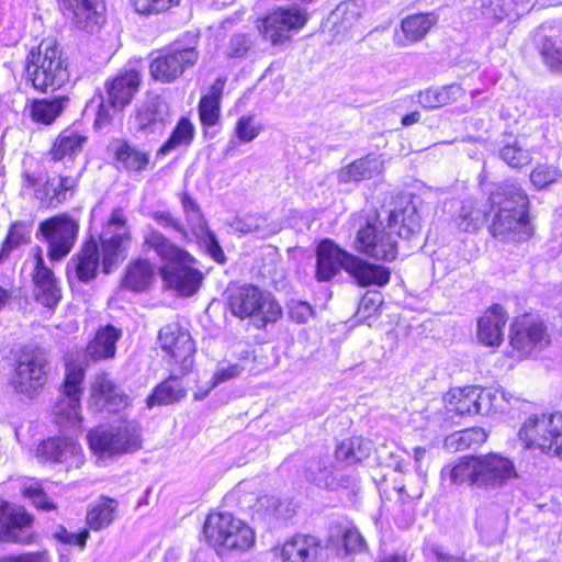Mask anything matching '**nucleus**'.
Segmentation results:
<instances>
[{"mask_svg":"<svg viewBox=\"0 0 562 562\" xmlns=\"http://www.w3.org/2000/svg\"><path fill=\"white\" fill-rule=\"evenodd\" d=\"M419 202V198L416 196L398 198L395 207L389 214L386 226L379 220L376 213L367 215L357 232V249L378 260L393 261L398 254L394 234L400 238L411 239L422 231V217L417 205Z\"/></svg>","mask_w":562,"mask_h":562,"instance_id":"f257e3e1","label":"nucleus"},{"mask_svg":"<svg viewBox=\"0 0 562 562\" xmlns=\"http://www.w3.org/2000/svg\"><path fill=\"white\" fill-rule=\"evenodd\" d=\"M144 247L154 250L162 261L159 274L168 289L181 296H191L198 292L203 273L194 267L196 261L191 254L153 227L144 234Z\"/></svg>","mask_w":562,"mask_h":562,"instance_id":"f03ea898","label":"nucleus"},{"mask_svg":"<svg viewBox=\"0 0 562 562\" xmlns=\"http://www.w3.org/2000/svg\"><path fill=\"white\" fill-rule=\"evenodd\" d=\"M492 235L502 241L520 243L532 232L529 225V201L524 190L515 183L498 187L488 198Z\"/></svg>","mask_w":562,"mask_h":562,"instance_id":"7ed1b4c3","label":"nucleus"},{"mask_svg":"<svg viewBox=\"0 0 562 562\" xmlns=\"http://www.w3.org/2000/svg\"><path fill=\"white\" fill-rule=\"evenodd\" d=\"M26 79L40 92L55 91L69 79L63 53L53 40H43L26 57Z\"/></svg>","mask_w":562,"mask_h":562,"instance_id":"20e7f679","label":"nucleus"},{"mask_svg":"<svg viewBox=\"0 0 562 562\" xmlns=\"http://www.w3.org/2000/svg\"><path fill=\"white\" fill-rule=\"evenodd\" d=\"M227 305L233 315L252 317L257 328H265L268 323H276L282 315L280 304L270 293L248 284L227 290Z\"/></svg>","mask_w":562,"mask_h":562,"instance_id":"39448f33","label":"nucleus"},{"mask_svg":"<svg viewBox=\"0 0 562 562\" xmlns=\"http://www.w3.org/2000/svg\"><path fill=\"white\" fill-rule=\"evenodd\" d=\"M203 532L207 542L216 549L245 551L255 543L252 529L228 513L209 515Z\"/></svg>","mask_w":562,"mask_h":562,"instance_id":"423d86ee","label":"nucleus"},{"mask_svg":"<svg viewBox=\"0 0 562 562\" xmlns=\"http://www.w3.org/2000/svg\"><path fill=\"white\" fill-rule=\"evenodd\" d=\"M519 438L527 448H538L542 452H562V412L531 415L519 429Z\"/></svg>","mask_w":562,"mask_h":562,"instance_id":"0eeeda50","label":"nucleus"},{"mask_svg":"<svg viewBox=\"0 0 562 562\" xmlns=\"http://www.w3.org/2000/svg\"><path fill=\"white\" fill-rule=\"evenodd\" d=\"M149 72L154 80L170 83L181 77L184 71L192 68L199 60L195 46H184L175 43L151 54Z\"/></svg>","mask_w":562,"mask_h":562,"instance_id":"6e6552de","label":"nucleus"},{"mask_svg":"<svg viewBox=\"0 0 562 562\" xmlns=\"http://www.w3.org/2000/svg\"><path fill=\"white\" fill-rule=\"evenodd\" d=\"M130 241L131 234L124 211L116 207L100 234L104 273H110L120 261L126 258V248Z\"/></svg>","mask_w":562,"mask_h":562,"instance_id":"1a4fd4ad","label":"nucleus"},{"mask_svg":"<svg viewBox=\"0 0 562 562\" xmlns=\"http://www.w3.org/2000/svg\"><path fill=\"white\" fill-rule=\"evenodd\" d=\"M307 22V12L297 5L279 7L269 12L258 24L259 33L272 45L290 41L292 32L301 30Z\"/></svg>","mask_w":562,"mask_h":562,"instance_id":"9d476101","label":"nucleus"},{"mask_svg":"<svg viewBox=\"0 0 562 562\" xmlns=\"http://www.w3.org/2000/svg\"><path fill=\"white\" fill-rule=\"evenodd\" d=\"M88 441L94 452L109 456L132 452L140 447L134 425L98 427L88 434Z\"/></svg>","mask_w":562,"mask_h":562,"instance_id":"9b49d317","label":"nucleus"},{"mask_svg":"<svg viewBox=\"0 0 562 562\" xmlns=\"http://www.w3.org/2000/svg\"><path fill=\"white\" fill-rule=\"evenodd\" d=\"M38 229L48 244L49 259L58 261L70 252L79 226L75 220L64 214L42 222Z\"/></svg>","mask_w":562,"mask_h":562,"instance_id":"f8f14e48","label":"nucleus"},{"mask_svg":"<svg viewBox=\"0 0 562 562\" xmlns=\"http://www.w3.org/2000/svg\"><path fill=\"white\" fill-rule=\"evenodd\" d=\"M510 345L520 356L541 350L550 344V336L543 321L530 315L517 318L509 334Z\"/></svg>","mask_w":562,"mask_h":562,"instance_id":"ddd939ff","label":"nucleus"},{"mask_svg":"<svg viewBox=\"0 0 562 562\" xmlns=\"http://www.w3.org/2000/svg\"><path fill=\"white\" fill-rule=\"evenodd\" d=\"M158 341L161 349L180 364L182 370L188 371L192 367L195 346L190 333L179 323H169L161 327Z\"/></svg>","mask_w":562,"mask_h":562,"instance_id":"4468645a","label":"nucleus"},{"mask_svg":"<svg viewBox=\"0 0 562 562\" xmlns=\"http://www.w3.org/2000/svg\"><path fill=\"white\" fill-rule=\"evenodd\" d=\"M48 361L44 352L24 353L16 366L13 385L16 391L31 395L46 382Z\"/></svg>","mask_w":562,"mask_h":562,"instance_id":"2eb2a0df","label":"nucleus"},{"mask_svg":"<svg viewBox=\"0 0 562 562\" xmlns=\"http://www.w3.org/2000/svg\"><path fill=\"white\" fill-rule=\"evenodd\" d=\"M32 517L9 502L0 501V542L30 543Z\"/></svg>","mask_w":562,"mask_h":562,"instance_id":"dca6fc26","label":"nucleus"},{"mask_svg":"<svg viewBox=\"0 0 562 562\" xmlns=\"http://www.w3.org/2000/svg\"><path fill=\"white\" fill-rule=\"evenodd\" d=\"M476 486L494 488L517 476L514 463L498 454H486L476 458Z\"/></svg>","mask_w":562,"mask_h":562,"instance_id":"f3484780","label":"nucleus"},{"mask_svg":"<svg viewBox=\"0 0 562 562\" xmlns=\"http://www.w3.org/2000/svg\"><path fill=\"white\" fill-rule=\"evenodd\" d=\"M351 254L347 252L330 239L322 240L316 248L315 278L319 282H328L339 273L346 271Z\"/></svg>","mask_w":562,"mask_h":562,"instance_id":"a211bd4d","label":"nucleus"},{"mask_svg":"<svg viewBox=\"0 0 562 562\" xmlns=\"http://www.w3.org/2000/svg\"><path fill=\"white\" fill-rule=\"evenodd\" d=\"M59 4L64 16L78 30L93 33L103 22L100 0H60Z\"/></svg>","mask_w":562,"mask_h":562,"instance_id":"6ab92c4d","label":"nucleus"},{"mask_svg":"<svg viewBox=\"0 0 562 562\" xmlns=\"http://www.w3.org/2000/svg\"><path fill=\"white\" fill-rule=\"evenodd\" d=\"M100 266L99 247L94 239L85 243L79 254L71 257L67 263L66 272L68 281L75 279L88 283L97 277Z\"/></svg>","mask_w":562,"mask_h":562,"instance_id":"aec40b11","label":"nucleus"},{"mask_svg":"<svg viewBox=\"0 0 562 562\" xmlns=\"http://www.w3.org/2000/svg\"><path fill=\"white\" fill-rule=\"evenodd\" d=\"M169 114V105L162 97H148L136 112L137 131L146 134L162 132L168 123Z\"/></svg>","mask_w":562,"mask_h":562,"instance_id":"412c9836","label":"nucleus"},{"mask_svg":"<svg viewBox=\"0 0 562 562\" xmlns=\"http://www.w3.org/2000/svg\"><path fill=\"white\" fill-rule=\"evenodd\" d=\"M438 20L439 15L435 12L416 13L405 16L401 21L400 31H395V45L407 47L420 42L431 27L437 24Z\"/></svg>","mask_w":562,"mask_h":562,"instance_id":"4be33fe9","label":"nucleus"},{"mask_svg":"<svg viewBox=\"0 0 562 562\" xmlns=\"http://www.w3.org/2000/svg\"><path fill=\"white\" fill-rule=\"evenodd\" d=\"M554 29L542 24L532 33V42L543 65L554 74L562 75V44Z\"/></svg>","mask_w":562,"mask_h":562,"instance_id":"5701e85b","label":"nucleus"},{"mask_svg":"<svg viewBox=\"0 0 562 562\" xmlns=\"http://www.w3.org/2000/svg\"><path fill=\"white\" fill-rule=\"evenodd\" d=\"M32 276L36 301L46 307H54L61 297L60 289L57 285L54 272L46 267L41 249H37L35 255V267Z\"/></svg>","mask_w":562,"mask_h":562,"instance_id":"b1692460","label":"nucleus"},{"mask_svg":"<svg viewBox=\"0 0 562 562\" xmlns=\"http://www.w3.org/2000/svg\"><path fill=\"white\" fill-rule=\"evenodd\" d=\"M140 86V76L136 70L120 72L104 82V97L114 106L125 109L131 104Z\"/></svg>","mask_w":562,"mask_h":562,"instance_id":"393cba45","label":"nucleus"},{"mask_svg":"<svg viewBox=\"0 0 562 562\" xmlns=\"http://www.w3.org/2000/svg\"><path fill=\"white\" fill-rule=\"evenodd\" d=\"M324 549L313 536L296 535L281 550L283 562H324Z\"/></svg>","mask_w":562,"mask_h":562,"instance_id":"a878e982","label":"nucleus"},{"mask_svg":"<svg viewBox=\"0 0 562 562\" xmlns=\"http://www.w3.org/2000/svg\"><path fill=\"white\" fill-rule=\"evenodd\" d=\"M507 314L502 305L494 304L477 321V339L490 347L499 346L504 339Z\"/></svg>","mask_w":562,"mask_h":562,"instance_id":"bb28decb","label":"nucleus"},{"mask_svg":"<svg viewBox=\"0 0 562 562\" xmlns=\"http://www.w3.org/2000/svg\"><path fill=\"white\" fill-rule=\"evenodd\" d=\"M346 272L350 274L360 286H384L389 283L391 277L389 268L368 262L352 254L347 263Z\"/></svg>","mask_w":562,"mask_h":562,"instance_id":"cd10ccee","label":"nucleus"},{"mask_svg":"<svg viewBox=\"0 0 562 562\" xmlns=\"http://www.w3.org/2000/svg\"><path fill=\"white\" fill-rule=\"evenodd\" d=\"M92 400L98 409L109 413H116L127 405V396L123 394L108 374L95 378L92 385Z\"/></svg>","mask_w":562,"mask_h":562,"instance_id":"c85d7f7f","label":"nucleus"},{"mask_svg":"<svg viewBox=\"0 0 562 562\" xmlns=\"http://www.w3.org/2000/svg\"><path fill=\"white\" fill-rule=\"evenodd\" d=\"M305 477L316 486L327 490L347 487L349 484L348 477L337 475L328 457L308 460L305 465Z\"/></svg>","mask_w":562,"mask_h":562,"instance_id":"c756f323","label":"nucleus"},{"mask_svg":"<svg viewBox=\"0 0 562 562\" xmlns=\"http://www.w3.org/2000/svg\"><path fill=\"white\" fill-rule=\"evenodd\" d=\"M187 223L195 236L199 245L205 249L211 258L218 263H224L226 257L217 240L216 235L207 227L201 210L186 214Z\"/></svg>","mask_w":562,"mask_h":562,"instance_id":"7c9ffc66","label":"nucleus"},{"mask_svg":"<svg viewBox=\"0 0 562 562\" xmlns=\"http://www.w3.org/2000/svg\"><path fill=\"white\" fill-rule=\"evenodd\" d=\"M81 447L70 438L54 437L43 440L36 449V457L43 461L60 463L70 457H80Z\"/></svg>","mask_w":562,"mask_h":562,"instance_id":"2f4dec72","label":"nucleus"},{"mask_svg":"<svg viewBox=\"0 0 562 562\" xmlns=\"http://www.w3.org/2000/svg\"><path fill=\"white\" fill-rule=\"evenodd\" d=\"M481 386L470 385L449 394L447 409L460 416L483 415Z\"/></svg>","mask_w":562,"mask_h":562,"instance_id":"473e14b6","label":"nucleus"},{"mask_svg":"<svg viewBox=\"0 0 562 562\" xmlns=\"http://www.w3.org/2000/svg\"><path fill=\"white\" fill-rule=\"evenodd\" d=\"M112 147L120 169L128 172H142L147 169L150 159L147 151L132 146L124 139H116Z\"/></svg>","mask_w":562,"mask_h":562,"instance_id":"72a5a7b5","label":"nucleus"},{"mask_svg":"<svg viewBox=\"0 0 562 562\" xmlns=\"http://www.w3.org/2000/svg\"><path fill=\"white\" fill-rule=\"evenodd\" d=\"M69 102L68 97L35 99L26 108L29 116L35 124L50 125L63 113Z\"/></svg>","mask_w":562,"mask_h":562,"instance_id":"f704fd0d","label":"nucleus"},{"mask_svg":"<svg viewBox=\"0 0 562 562\" xmlns=\"http://www.w3.org/2000/svg\"><path fill=\"white\" fill-rule=\"evenodd\" d=\"M121 330L112 325L101 327L87 346V355L94 360L113 358Z\"/></svg>","mask_w":562,"mask_h":562,"instance_id":"c9c22d12","label":"nucleus"},{"mask_svg":"<svg viewBox=\"0 0 562 562\" xmlns=\"http://www.w3.org/2000/svg\"><path fill=\"white\" fill-rule=\"evenodd\" d=\"M383 162L374 155H368L355 160L348 166L341 168L338 172L340 182L362 181L371 179L381 173Z\"/></svg>","mask_w":562,"mask_h":562,"instance_id":"e433bc0d","label":"nucleus"},{"mask_svg":"<svg viewBox=\"0 0 562 562\" xmlns=\"http://www.w3.org/2000/svg\"><path fill=\"white\" fill-rule=\"evenodd\" d=\"M154 277V266L148 260L139 258L128 265L122 285L131 291L142 292L148 289Z\"/></svg>","mask_w":562,"mask_h":562,"instance_id":"4c0bfd02","label":"nucleus"},{"mask_svg":"<svg viewBox=\"0 0 562 562\" xmlns=\"http://www.w3.org/2000/svg\"><path fill=\"white\" fill-rule=\"evenodd\" d=\"M24 182L26 188L34 189V196L44 205L53 206L66 201L56 178H47L42 182L40 177L24 173Z\"/></svg>","mask_w":562,"mask_h":562,"instance_id":"58836bf2","label":"nucleus"},{"mask_svg":"<svg viewBox=\"0 0 562 562\" xmlns=\"http://www.w3.org/2000/svg\"><path fill=\"white\" fill-rule=\"evenodd\" d=\"M88 138L77 131L67 128L55 140L49 155L55 161L64 158L74 159L83 148Z\"/></svg>","mask_w":562,"mask_h":562,"instance_id":"ea45409f","label":"nucleus"},{"mask_svg":"<svg viewBox=\"0 0 562 562\" xmlns=\"http://www.w3.org/2000/svg\"><path fill=\"white\" fill-rule=\"evenodd\" d=\"M371 452V442L360 436L342 440L335 450L337 462L346 465L359 463L369 458Z\"/></svg>","mask_w":562,"mask_h":562,"instance_id":"a19ab883","label":"nucleus"},{"mask_svg":"<svg viewBox=\"0 0 562 562\" xmlns=\"http://www.w3.org/2000/svg\"><path fill=\"white\" fill-rule=\"evenodd\" d=\"M461 94L462 88L460 85L451 83L448 86L428 88L424 91H419L417 94V102L425 110H432L458 100Z\"/></svg>","mask_w":562,"mask_h":562,"instance_id":"79ce46f5","label":"nucleus"},{"mask_svg":"<svg viewBox=\"0 0 562 562\" xmlns=\"http://www.w3.org/2000/svg\"><path fill=\"white\" fill-rule=\"evenodd\" d=\"M195 135L194 125L188 117H181L168 139L157 150L156 156H166L171 151L191 146Z\"/></svg>","mask_w":562,"mask_h":562,"instance_id":"37998d69","label":"nucleus"},{"mask_svg":"<svg viewBox=\"0 0 562 562\" xmlns=\"http://www.w3.org/2000/svg\"><path fill=\"white\" fill-rule=\"evenodd\" d=\"M233 231L241 234H256L260 238H266L277 234L280 226L277 223L269 222L267 217L261 215L249 214L237 217L231 223Z\"/></svg>","mask_w":562,"mask_h":562,"instance_id":"c03bdc74","label":"nucleus"},{"mask_svg":"<svg viewBox=\"0 0 562 562\" xmlns=\"http://www.w3.org/2000/svg\"><path fill=\"white\" fill-rule=\"evenodd\" d=\"M117 502L113 498L101 497L87 513V524L99 531L108 528L115 519Z\"/></svg>","mask_w":562,"mask_h":562,"instance_id":"a18cd8bd","label":"nucleus"},{"mask_svg":"<svg viewBox=\"0 0 562 562\" xmlns=\"http://www.w3.org/2000/svg\"><path fill=\"white\" fill-rule=\"evenodd\" d=\"M186 391L181 382L176 376L162 381L157 385L153 393L147 397V407L151 408L156 405H169L184 397Z\"/></svg>","mask_w":562,"mask_h":562,"instance_id":"49530a36","label":"nucleus"},{"mask_svg":"<svg viewBox=\"0 0 562 562\" xmlns=\"http://www.w3.org/2000/svg\"><path fill=\"white\" fill-rule=\"evenodd\" d=\"M328 542L331 546H341L345 554L361 552L366 548V542L361 533L356 528H342L334 526L330 528Z\"/></svg>","mask_w":562,"mask_h":562,"instance_id":"de8ad7c7","label":"nucleus"},{"mask_svg":"<svg viewBox=\"0 0 562 562\" xmlns=\"http://www.w3.org/2000/svg\"><path fill=\"white\" fill-rule=\"evenodd\" d=\"M261 125L256 122L252 115L240 116L235 125L234 135L229 139L225 149V155H229L240 143H250L257 138L261 132Z\"/></svg>","mask_w":562,"mask_h":562,"instance_id":"09e8293b","label":"nucleus"},{"mask_svg":"<svg viewBox=\"0 0 562 562\" xmlns=\"http://www.w3.org/2000/svg\"><path fill=\"white\" fill-rule=\"evenodd\" d=\"M512 400L517 401L510 393L499 386L481 387L483 415L491 413H505Z\"/></svg>","mask_w":562,"mask_h":562,"instance_id":"8fccbe9b","label":"nucleus"},{"mask_svg":"<svg viewBox=\"0 0 562 562\" xmlns=\"http://www.w3.org/2000/svg\"><path fill=\"white\" fill-rule=\"evenodd\" d=\"M85 379V371L83 369L76 363H69L66 367V374L65 380L63 384V392L65 396H70V405L72 407H76L77 405V397H81L82 393V381ZM75 408H69V414L71 416H75L76 412Z\"/></svg>","mask_w":562,"mask_h":562,"instance_id":"3c124183","label":"nucleus"},{"mask_svg":"<svg viewBox=\"0 0 562 562\" xmlns=\"http://www.w3.org/2000/svg\"><path fill=\"white\" fill-rule=\"evenodd\" d=\"M486 440V434L482 428H469L457 431L446 439V446L454 450H465L473 445H480Z\"/></svg>","mask_w":562,"mask_h":562,"instance_id":"603ef678","label":"nucleus"},{"mask_svg":"<svg viewBox=\"0 0 562 562\" xmlns=\"http://www.w3.org/2000/svg\"><path fill=\"white\" fill-rule=\"evenodd\" d=\"M449 479L452 483L462 484L469 483L470 485H476L477 479V465L476 458H465L459 463L454 464L449 470Z\"/></svg>","mask_w":562,"mask_h":562,"instance_id":"864d4df0","label":"nucleus"},{"mask_svg":"<svg viewBox=\"0 0 562 562\" xmlns=\"http://www.w3.org/2000/svg\"><path fill=\"white\" fill-rule=\"evenodd\" d=\"M98 99L99 104L94 120V127L101 131L108 128L112 124L114 117L124 109L122 106H114L112 102L106 100L103 92L98 94Z\"/></svg>","mask_w":562,"mask_h":562,"instance_id":"5fc2aeb1","label":"nucleus"},{"mask_svg":"<svg viewBox=\"0 0 562 562\" xmlns=\"http://www.w3.org/2000/svg\"><path fill=\"white\" fill-rule=\"evenodd\" d=\"M29 239L27 226L22 222L12 224L8 236L3 243L0 251V259L8 258L10 252L22 244H25Z\"/></svg>","mask_w":562,"mask_h":562,"instance_id":"6e6d98bb","label":"nucleus"},{"mask_svg":"<svg viewBox=\"0 0 562 562\" xmlns=\"http://www.w3.org/2000/svg\"><path fill=\"white\" fill-rule=\"evenodd\" d=\"M513 2L509 0H482L481 3L482 15L496 21L513 18Z\"/></svg>","mask_w":562,"mask_h":562,"instance_id":"4d7b16f0","label":"nucleus"},{"mask_svg":"<svg viewBox=\"0 0 562 562\" xmlns=\"http://www.w3.org/2000/svg\"><path fill=\"white\" fill-rule=\"evenodd\" d=\"M254 44L255 42L250 34L236 33L229 38L224 53L228 58L241 59L247 56Z\"/></svg>","mask_w":562,"mask_h":562,"instance_id":"13d9d810","label":"nucleus"},{"mask_svg":"<svg viewBox=\"0 0 562 562\" xmlns=\"http://www.w3.org/2000/svg\"><path fill=\"white\" fill-rule=\"evenodd\" d=\"M199 115L203 125H215L220 119L218 97L215 94L202 97L199 103Z\"/></svg>","mask_w":562,"mask_h":562,"instance_id":"bf43d9fd","label":"nucleus"},{"mask_svg":"<svg viewBox=\"0 0 562 562\" xmlns=\"http://www.w3.org/2000/svg\"><path fill=\"white\" fill-rule=\"evenodd\" d=\"M258 510L265 509L267 517L276 519H289L294 515V508L286 506V512H282L281 507L284 506V502L280 501L276 496L265 495L258 499Z\"/></svg>","mask_w":562,"mask_h":562,"instance_id":"052dcab7","label":"nucleus"},{"mask_svg":"<svg viewBox=\"0 0 562 562\" xmlns=\"http://www.w3.org/2000/svg\"><path fill=\"white\" fill-rule=\"evenodd\" d=\"M499 156L513 168H520L531 161L529 151L520 147L516 140L513 144L505 145L501 149Z\"/></svg>","mask_w":562,"mask_h":562,"instance_id":"680f3d73","label":"nucleus"},{"mask_svg":"<svg viewBox=\"0 0 562 562\" xmlns=\"http://www.w3.org/2000/svg\"><path fill=\"white\" fill-rule=\"evenodd\" d=\"M70 407L72 408V405H70V396H65L63 393L60 400L56 403L54 407V414L57 424H69L75 426L80 422V397H77V405L76 407H74V411L76 412L75 416H71L69 414Z\"/></svg>","mask_w":562,"mask_h":562,"instance_id":"e2e57ef3","label":"nucleus"},{"mask_svg":"<svg viewBox=\"0 0 562 562\" xmlns=\"http://www.w3.org/2000/svg\"><path fill=\"white\" fill-rule=\"evenodd\" d=\"M180 0H132L135 11L139 14L150 15L168 11Z\"/></svg>","mask_w":562,"mask_h":562,"instance_id":"0e129e2a","label":"nucleus"},{"mask_svg":"<svg viewBox=\"0 0 562 562\" xmlns=\"http://www.w3.org/2000/svg\"><path fill=\"white\" fill-rule=\"evenodd\" d=\"M560 176L561 173L555 167L542 165L532 170L530 181L536 188L542 189L555 182Z\"/></svg>","mask_w":562,"mask_h":562,"instance_id":"69168bd1","label":"nucleus"},{"mask_svg":"<svg viewBox=\"0 0 562 562\" xmlns=\"http://www.w3.org/2000/svg\"><path fill=\"white\" fill-rule=\"evenodd\" d=\"M382 303L381 294L378 292L366 293L359 302V307L356 316L359 321L370 318L380 307Z\"/></svg>","mask_w":562,"mask_h":562,"instance_id":"338daca9","label":"nucleus"},{"mask_svg":"<svg viewBox=\"0 0 562 562\" xmlns=\"http://www.w3.org/2000/svg\"><path fill=\"white\" fill-rule=\"evenodd\" d=\"M288 314L292 321L303 324L313 315V308L307 302L291 300L288 303Z\"/></svg>","mask_w":562,"mask_h":562,"instance_id":"774afa93","label":"nucleus"}]
</instances>
